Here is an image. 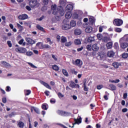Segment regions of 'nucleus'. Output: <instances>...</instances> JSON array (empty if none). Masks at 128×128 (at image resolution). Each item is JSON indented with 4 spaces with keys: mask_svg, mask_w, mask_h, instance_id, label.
Masks as SVG:
<instances>
[{
    "mask_svg": "<svg viewBox=\"0 0 128 128\" xmlns=\"http://www.w3.org/2000/svg\"><path fill=\"white\" fill-rule=\"evenodd\" d=\"M18 126L20 128H23L24 126V124L22 122L20 121L18 122Z\"/></svg>",
    "mask_w": 128,
    "mask_h": 128,
    "instance_id": "nucleus-29",
    "label": "nucleus"
},
{
    "mask_svg": "<svg viewBox=\"0 0 128 128\" xmlns=\"http://www.w3.org/2000/svg\"><path fill=\"white\" fill-rule=\"evenodd\" d=\"M44 48H51V47H50V46H49L48 44H43V46H42V50H44Z\"/></svg>",
    "mask_w": 128,
    "mask_h": 128,
    "instance_id": "nucleus-36",
    "label": "nucleus"
},
{
    "mask_svg": "<svg viewBox=\"0 0 128 128\" xmlns=\"http://www.w3.org/2000/svg\"><path fill=\"white\" fill-rule=\"evenodd\" d=\"M72 42H67L65 44L66 46H72Z\"/></svg>",
    "mask_w": 128,
    "mask_h": 128,
    "instance_id": "nucleus-45",
    "label": "nucleus"
},
{
    "mask_svg": "<svg viewBox=\"0 0 128 128\" xmlns=\"http://www.w3.org/2000/svg\"><path fill=\"white\" fill-rule=\"evenodd\" d=\"M16 26H17L18 28H19L20 32H22V30H24V27H22V26H20V24H18V23L16 24Z\"/></svg>",
    "mask_w": 128,
    "mask_h": 128,
    "instance_id": "nucleus-35",
    "label": "nucleus"
},
{
    "mask_svg": "<svg viewBox=\"0 0 128 128\" xmlns=\"http://www.w3.org/2000/svg\"><path fill=\"white\" fill-rule=\"evenodd\" d=\"M124 24V22L121 19H115L114 22V26H120Z\"/></svg>",
    "mask_w": 128,
    "mask_h": 128,
    "instance_id": "nucleus-3",
    "label": "nucleus"
},
{
    "mask_svg": "<svg viewBox=\"0 0 128 128\" xmlns=\"http://www.w3.org/2000/svg\"><path fill=\"white\" fill-rule=\"evenodd\" d=\"M42 110H48V108H46V105L44 104H42Z\"/></svg>",
    "mask_w": 128,
    "mask_h": 128,
    "instance_id": "nucleus-46",
    "label": "nucleus"
},
{
    "mask_svg": "<svg viewBox=\"0 0 128 128\" xmlns=\"http://www.w3.org/2000/svg\"><path fill=\"white\" fill-rule=\"evenodd\" d=\"M62 73L64 74V76H68V72L66 70H62Z\"/></svg>",
    "mask_w": 128,
    "mask_h": 128,
    "instance_id": "nucleus-37",
    "label": "nucleus"
},
{
    "mask_svg": "<svg viewBox=\"0 0 128 128\" xmlns=\"http://www.w3.org/2000/svg\"><path fill=\"white\" fill-rule=\"evenodd\" d=\"M58 114L60 116H70V113L68 112H66L62 110H58Z\"/></svg>",
    "mask_w": 128,
    "mask_h": 128,
    "instance_id": "nucleus-8",
    "label": "nucleus"
},
{
    "mask_svg": "<svg viewBox=\"0 0 128 128\" xmlns=\"http://www.w3.org/2000/svg\"><path fill=\"white\" fill-rule=\"evenodd\" d=\"M26 96H29V94H30V90H26V92H25Z\"/></svg>",
    "mask_w": 128,
    "mask_h": 128,
    "instance_id": "nucleus-51",
    "label": "nucleus"
},
{
    "mask_svg": "<svg viewBox=\"0 0 128 128\" xmlns=\"http://www.w3.org/2000/svg\"><path fill=\"white\" fill-rule=\"evenodd\" d=\"M28 64L30 66H32V68H36V66L34 65V64H32L30 62H28Z\"/></svg>",
    "mask_w": 128,
    "mask_h": 128,
    "instance_id": "nucleus-52",
    "label": "nucleus"
},
{
    "mask_svg": "<svg viewBox=\"0 0 128 128\" xmlns=\"http://www.w3.org/2000/svg\"><path fill=\"white\" fill-rule=\"evenodd\" d=\"M75 86H76V84L74 83V82H70V88H74Z\"/></svg>",
    "mask_w": 128,
    "mask_h": 128,
    "instance_id": "nucleus-42",
    "label": "nucleus"
},
{
    "mask_svg": "<svg viewBox=\"0 0 128 128\" xmlns=\"http://www.w3.org/2000/svg\"><path fill=\"white\" fill-rule=\"evenodd\" d=\"M72 12H68L66 13L65 16L67 20H68V18H72Z\"/></svg>",
    "mask_w": 128,
    "mask_h": 128,
    "instance_id": "nucleus-19",
    "label": "nucleus"
},
{
    "mask_svg": "<svg viewBox=\"0 0 128 128\" xmlns=\"http://www.w3.org/2000/svg\"><path fill=\"white\" fill-rule=\"evenodd\" d=\"M66 0H60L59 2L60 4V6H66Z\"/></svg>",
    "mask_w": 128,
    "mask_h": 128,
    "instance_id": "nucleus-21",
    "label": "nucleus"
},
{
    "mask_svg": "<svg viewBox=\"0 0 128 128\" xmlns=\"http://www.w3.org/2000/svg\"><path fill=\"white\" fill-rule=\"evenodd\" d=\"M114 48H116V50H118V43H114Z\"/></svg>",
    "mask_w": 128,
    "mask_h": 128,
    "instance_id": "nucleus-55",
    "label": "nucleus"
},
{
    "mask_svg": "<svg viewBox=\"0 0 128 128\" xmlns=\"http://www.w3.org/2000/svg\"><path fill=\"white\" fill-rule=\"evenodd\" d=\"M85 32H87L88 34L90 32H92V27L90 26H88L86 29H85Z\"/></svg>",
    "mask_w": 128,
    "mask_h": 128,
    "instance_id": "nucleus-16",
    "label": "nucleus"
},
{
    "mask_svg": "<svg viewBox=\"0 0 128 128\" xmlns=\"http://www.w3.org/2000/svg\"><path fill=\"white\" fill-rule=\"evenodd\" d=\"M40 82L42 84H43L44 86L47 88H48L49 90H52V88L50 87V86L48 84V83L42 80L40 81Z\"/></svg>",
    "mask_w": 128,
    "mask_h": 128,
    "instance_id": "nucleus-13",
    "label": "nucleus"
},
{
    "mask_svg": "<svg viewBox=\"0 0 128 128\" xmlns=\"http://www.w3.org/2000/svg\"><path fill=\"white\" fill-rule=\"evenodd\" d=\"M97 38H98V40H102L104 38L102 36V34H97Z\"/></svg>",
    "mask_w": 128,
    "mask_h": 128,
    "instance_id": "nucleus-33",
    "label": "nucleus"
},
{
    "mask_svg": "<svg viewBox=\"0 0 128 128\" xmlns=\"http://www.w3.org/2000/svg\"><path fill=\"white\" fill-rule=\"evenodd\" d=\"M112 66H113L115 68H118L122 66V63L118 62H114L112 63Z\"/></svg>",
    "mask_w": 128,
    "mask_h": 128,
    "instance_id": "nucleus-12",
    "label": "nucleus"
},
{
    "mask_svg": "<svg viewBox=\"0 0 128 128\" xmlns=\"http://www.w3.org/2000/svg\"><path fill=\"white\" fill-rule=\"evenodd\" d=\"M29 4L32 8H38V6H40V3H38L36 0H31Z\"/></svg>",
    "mask_w": 128,
    "mask_h": 128,
    "instance_id": "nucleus-2",
    "label": "nucleus"
},
{
    "mask_svg": "<svg viewBox=\"0 0 128 128\" xmlns=\"http://www.w3.org/2000/svg\"><path fill=\"white\" fill-rule=\"evenodd\" d=\"M74 43L75 44H76V46H78V44H82V42H80V40L78 39H76L74 40Z\"/></svg>",
    "mask_w": 128,
    "mask_h": 128,
    "instance_id": "nucleus-30",
    "label": "nucleus"
},
{
    "mask_svg": "<svg viewBox=\"0 0 128 128\" xmlns=\"http://www.w3.org/2000/svg\"><path fill=\"white\" fill-rule=\"evenodd\" d=\"M34 112L38 114H40V110H38V108H34Z\"/></svg>",
    "mask_w": 128,
    "mask_h": 128,
    "instance_id": "nucleus-49",
    "label": "nucleus"
},
{
    "mask_svg": "<svg viewBox=\"0 0 128 128\" xmlns=\"http://www.w3.org/2000/svg\"><path fill=\"white\" fill-rule=\"evenodd\" d=\"M102 32V26L99 27V32Z\"/></svg>",
    "mask_w": 128,
    "mask_h": 128,
    "instance_id": "nucleus-64",
    "label": "nucleus"
},
{
    "mask_svg": "<svg viewBox=\"0 0 128 128\" xmlns=\"http://www.w3.org/2000/svg\"><path fill=\"white\" fill-rule=\"evenodd\" d=\"M24 39L20 40L18 42L19 44H24Z\"/></svg>",
    "mask_w": 128,
    "mask_h": 128,
    "instance_id": "nucleus-61",
    "label": "nucleus"
},
{
    "mask_svg": "<svg viewBox=\"0 0 128 128\" xmlns=\"http://www.w3.org/2000/svg\"><path fill=\"white\" fill-rule=\"evenodd\" d=\"M51 8L52 10V14H58V10H56V5H52Z\"/></svg>",
    "mask_w": 128,
    "mask_h": 128,
    "instance_id": "nucleus-9",
    "label": "nucleus"
},
{
    "mask_svg": "<svg viewBox=\"0 0 128 128\" xmlns=\"http://www.w3.org/2000/svg\"><path fill=\"white\" fill-rule=\"evenodd\" d=\"M74 123H73V126H72V128L74 127V124H82V118L80 117V118H78L77 119L74 118Z\"/></svg>",
    "mask_w": 128,
    "mask_h": 128,
    "instance_id": "nucleus-7",
    "label": "nucleus"
},
{
    "mask_svg": "<svg viewBox=\"0 0 128 128\" xmlns=\"http://www.w3.org/2000/svg\"><path fill=\"white\" fill-rule=\"evenodd\" d=\"M6 92H10V86H6Z\"/></svg>",
    "mask_w": 128,
    "mask_h": 128,
    "instance_id": "nucleus-60",
    "label": "nucleus"
},
{
    "mask_svg": "<svg viewBox=\"0 0 128 128\" xmlns=\"http://www.w3.org/2000/svg\"><path fill=\"white\" fill-rule=\"evenodd\" d=\"M122 30L120 28H115V32H121Z\"/></svg>",
    "mask_w": 128,
    "mask_h": 128,
    "instance_id": "nucleus-44",
    "label": "nucleus"
},
{
    "mask_svg": "<svg viewBox=\"0 0 128 128\" xmlns=\"http://www.w3.org/2000/svg\"><path fill=\"white\" fill-rule=\"evenodd\" d=\"M72 17L74 18H75L76 20H78V14L76 13H74L72 16Z\"/></svg>",
    "mask_w": 128,
    "mask_h": 128,
    "instance_id": "nucleus-38",
    "label": "nucleus"
},
{
    "mask_svg": "<svg viewBox=\"0 0 128 128\" xmlns=\"http://www.w3.org/2000/svg\"><path fill=\"white\" fill-rule=\"evenodd\" d=\"M7 44L9 48H12V42H10V40L8 41Z\"/></svg>",
    "mask_w": 128,
    "mask_h": 128,
    "instance_id": "nucleus-48",
    "label": "nucleus"
},
{
    "mask_svg": "<svg viewBox=\"0 0 128 128\" xmlns=\"http://www.w3.org/2000/svg\"><path fill=\"white\" fill-rule=\"evenodd\" d=\"M102 40L104 42H108L110 40V37L104 36L102 38Z\"/></svg>",
    "mask_w": 128,
    "mask_h": 128,
    "instance_id": "nucleus-23",
    "label": "nucleus"
},
{
    "mask_svg": "<svg viewBox=\"0 0 128 128\" xmlns=\"http://www.w3.org/2000/svg\"><path fill=\"white\" fill-rule=\"evenodd\" d=\"M74 8V6L70 4L67 5V6L66 8V10H72Z\"/></svg>",
    "mask_w": 128,
    "mask_h": 128,
    "instance_id": "nucleus-17",
    "label": "nucleus"
},
{
    "mask_svg": "<svg viewBox=\"0 0 128 128\" xmlns=\"http://www.w3.org/2000/svg\"><path fill=\"white\" fill-rule=\"evenodd\" d=\"M110 86L112 88V90H116V87L113 84H110Z\"/></svg>",
    "mask_w": 128,
    "mask_h": 128,
    "instance_id": "nucleus-34",
    "label": "nucleus"
},
{
    "mask_svg": "<svg viewBox=\"0 0 128 128\" xmlns=\"http://www.w3.org/2000/svg\"><path fill=\"white\" fill-rule=\"evenodd\" d=\"M103 86L102 85H99L97 86V89L98 90H102V88Z\"/></svg>",
    "mask_w": 128,
    "mask_h": 128,
    "instance_id": "nucleus-59",
    "label": "nucleus"
},
{
    "mask_svg": "<svg viewBox=\"0 0 128 128\" xmlns=\"http://www.w3.org/2000/svg\"><path fill=\"white\" fill-rule=\"evenodd\" d=\"M52 68H53L54 70H56V71L58 70V66L56 65L52 66Z\"/></svg>",
    "mask_w": 128,
    "mask_h": 128,
    "instance_id": "nucleus-39",
    "label": "nucleus"
},
{
    "mask_svg": "<svg viewBox=\"0 0 128 128\" xmlns=\"http://www.w3.org/2000/svg\"><path fill=\"white\" fill-rule=\"evenodd\" d=\"M122 112H128V108H124L122 110Z\"/></svg>",
    "mask_w": 128,
    "mask_h": 128,
    "instance_id": "nucleus-63",
    "label": "nucleus"
},
{
    "mask_svg": "<svg viewBox=\"0 0 128 128\" xmlns=\"http://www.w3.org/2000/svg\"><path fill=\"white\" fill-rule=\"evenodd\" d=\"M36 27L38 30H41V32H44V28L40 26V24H37Z\"/></svg>",
    "mask_w": 128,
    "mask_h": 128,
    "instance_id": "nucleus-28",
    "label": "nucleus"
},
{
    "mask_svg": "<svg viewBox=\"0 0 128 128\" xmlns=\"http://www.w3.org/2000/svg\"><path fill=\"white\" fill-rule=\"evenodd\" d=\"M82 50H84V46H81L80 48H78L77 49V51L78 52H82Z\"/></svg>",
    "mask_w": 128,
    "mask_h": 128,
    "instance_id": "nucleus-57",
    "label": "nucleus"
},
{
    "mask_svg": "<svg viewBox=\"0 0 128 128\" xmlns=\"http://www.w3.org/2000/svg\"><path fill=\"white\" fill-rule=\"evenodd\" d=\"M122 58H128V53H124L122 54Z\"/></svg>",
    "mask_w": 128,
    "mask_h": 128,
    "instance_id": "nucleus-41",
    "label": "nucleus"
},
{
    "mask_svg": "<svg viewBox=\"0 0 128 128\" xmlns=\"http://www.w3.org/2000/svg\"><path fill=\"white\" fill-rule=\"evenodd\" d=\"M16 52H20V54H24L26 52V49L24 48H16L15 50Z\"/></svg>",
    "mask_w": 128,
    "mask_h": 128,
    "instance_id": "nucleus-5",
    "label": "nucleus"
},
{
    "mask_svg": "<svg viewBox=\"0 0 128 128\" xmlns=\"http://www.w3.org/2000/svg\"><path fill=\"white\" fill-rule=\"evenodd\" d=\"M26 8L28 10H32V8H30V7L28 6H26Z\"/></svg>",
    "mask_w": 128,
    "mask_h": 128,
    "instance_id": "nucleus-62",
    "label": "nucleus"
},
{
    "mask_svg": "<svg viewBox=\"0 0 128 128\" xmlns=\"http://www.w3.org/2000/svg\"><path fill=\"white\" fill-rule=\"evenodd\" d=\"M58 96L60 98H62L64 96V95L62 94L60 92H58Z\"/></svg>",
    "mask_w": 128,
    "mask_h": 128,
    "instance_id": "nucleus-43",
    "label": "nucleus"
},
{
    "mask_svg": "<svg viewBox=\"0 0 128 128\" xmlns=\"http://www.w3.org/2000/svg\"><path fill=\"white\" fill-rule=\"evenodd\" d=\"M26 42H28L30 44H36V41L30 38H26Z\"/></svg>",
    "mask_w": 128,
    "mask_h": 128,
    "instance_id": "nucleus-11",
    "label": "nucleus"
},
{
    "mask_svg": "<svg viewBox=\"0 0 128 128\" xmlns=\"http://www.w3.org/2000/svg\"><path fill=\"white\" fill-rule=\"evenodd\" d=\"M58 14H60L62 16L64 14V8L62 6H58L57 8Z\"/></svg>",
    "mask_w": 128,
    "mask_h": 128,
    "instance_id": "nucleus-6",
    "label": "nucleus"
},
{
    "mask_svg": "<svg viewBox=\"0 0 128 128\" xmlns=\"http://www.w3.org/2000/svg\"><path fill=\"white\" fill-rule=\"evenodd\" d=\"M120 46L122 48H126L128 46V44L127 42H122L120 44Z\"/></svg>",
    "mask_w": 128,
    "mask_h": 128,
    "instance_id": "nucleus-18",
    "label": "nucleus"
},
{
    "mask_svg": "<svg viewBox=\"0 0 128 128\" xmlns=\"http://www.w3.org/2000/svg\"><path fill=\"white\" fill-rule=\"evenodd\" d=\"M74 34L76 36H80L82 34V31L78 28L74 30Z\"/></svg>",
    "mask_w": 128,
    "mask_h": 128,
    "instance_id": "nucleus-20",
    "label": "nucleus"
},
{
    "mask_svg": "<svg viewBox=\"0 0 128 128\" xmlns=\"http://www.w3.org/2000/svg\"><path fill=\"white\" fill-rule=\"evenodd\" d=\"M43 4H48V0H43Z\"/></svg>",
    "mask_w": 128,
    "mask_h": 128,
    "instance_id": "nucleus-58",
    "label": "nucleus"
},
{
    "mask_svg": "<svg viewBox=\"0 0 128 128\" xmlns=\"http://www.w3.org/2000/svg\"><path fill=\"white\" fill-rule=\"evenodd\" d=\"M50 102L51 104H56V99L54 98H52L50 100Z\"/></svg>",
    "mask_w": 128,
    "mask_h": 128,
    "instance_id": "nucleus-53",
    "label": "nucleus"
},
{
    "mask_svg": "<svg viewBox=\"0 0 128 128\" xmlns=\"http://www.w3.org/2000/svg\"><path fill=\"white\" fill-rule=\"evenodd\" d=\"M89 22H90L91 24H92L96 22V20L94 17H91L89 18Z\"/></svg>",
    "mask_w": 128,
    "mask_h": 128,
    "instance_id": "nucleus-26",
    "label": "nucleus"
},
{
    "mask_svg": "<svg viewBox=\"0 0 128 128\" xmlns=\"http://www.w3.org/2000/svg\"><path fill=\"white\" fill-rule=\"evenodd\" d=\"M28 18V16L26 14H23L18 16V18L21 20H26Z\"/></svg>",
    "mask_w": 128,
    "mask_h": 128,
    "instance_id": "nucleus-10",
    "label": "nucleus"
},
{
    "mask_svg": "<svg viewBox=\"0 0 128 128\" xmlns=\"http://www.w3.org/2000/svg\"><path fill=\"white\" fill-rule=\"evenodd\" d=\"M66 38L64 36H62L60 42H62V44H64V42H66Z\"/></svg>",
    "mask_w": 128,
    "mask_h": 128,
    "instance_id": "nucleus-32",
    "label": "nucleus"
},
{
    "mask_svg": "<svg viewBox=\"0 0 128 128\" xmlns=\"http://www.w3.org/2000/svg\"><path fill=\"white\" fill-rule=\"evenodd\" d=\"M107 56L108 58H112L114 56V52L112 50L108 51L107 53Z\"/></svg>",
    "mask_w": 128,
    "mask_h": 128,
    "instance_id": "nucleus-15",
    "label": "nucleus"
},
{
    "mask_svg": "<svg viewBox=\"0 0 128 128\" xmlns=\"http://www.w3.org/2000/svg\"><path fill=\"white\" fill-rule=\"evenodd\" d=\"M52 56L54 60H58V58H56V56H54V54H52Z\"/></svg>",
    "mask_w": 128,
    "mask_h": 128,
    "instance_id": "nucleus-54",
    "label": "nucleus"
},
{
    "mask_svg": "<svg viewBox=\"0 0 128 128\" xmlns=\"http://www.w3.org/2000/svg\"><path fill=\"white\" fill-rule=\"evenodd\" d=\"M0 64H2L3 66H4L6 68H8V66H10V64L4 61H2L0 62Z\"/></svg>",
    "mask_w": 128,
    "mask_h": 128,
    "instance_id": "nucleus-27",
    "label": "nucleus"
},
{
    "mask_svg": "<svg viewBox=\"0 0 128 128\" xmlns=\"http://www.w3.org/2000/svg\"><path fill=\"white\" fill-rule=\"evenodd\" d=\"M92 48L94 52H98V50L99 48L98 46V44H96L92 46Z\"/></svg>",
    "mask_w": 128,
    "mask_h": 128,
    "instance_id": "nucleus-14",
    "label": "nucleus"
},
{
    "mask_svg": "<svg viewBox=\"0 0 128 128\" xmlns=\"http://www.w3.org/2000/svg\"><path fill=\"white\" fill-rule=\"evenodd\" d=\"M70 20L68 19L65 18L63 20V24L62 26V29L66 30H70Z\"/></svg>",
    "mask_w": 128,
    "mask_h": 128,
    "instance_id": "nucleus-1",
    "label": "nucleus"
},
{
    "mask_svg": "<svg viewBox=\"0 0 128 128\" xmlns=\"http://www.w3.org/2000/svg\"><path fill=\"white\" fill-rule=\"evenodd\" d=\"M46 40L48 42H49V44H52V42L50 40V38H47Z\"/></svg>",
    "mask_w": 128,
    "mask_h": 128,
    "instance_id": "nucleus-50",
    "label": "nucleus"
},
{
    "mask_svg": "<svg viewBox=\"0 0 128 128\" xmlns=\"http://www.w3.org/2000/svg\"><path fill=\"white\" fill-rule=\"evenodd\" d=\"M88 42H94V37H89L88 39Z\"/></svg>",
    "mask_w": 128,
    "mask_h": 128,
    "instance_id": "nucleus-31",
    "label": "nucleus"
},
{
    "mask_svg": "<svg viewBox=\"0 0 128 128\" xmlns=\"http://www.w3.org/2000/svg\"><path fill=\"white\" fill-rule=\"evenodd\" d=\"M106 48L108 50H110L112 48V42H108L106 44Z\"/></svg>",
    "mask_w": 128,
    "mask_h": 128,
    "instance_id": "nucleus-25",
    "label": "nucleus"
},
{
    "mask_svg": "<svg viewBox=\"0 0 128 128\" xmlns=\"http://www.w3.org/2000/svg\"><path fill=\"white\" fill-rule=\"evenodd\" d=\"M98 58H100V60H104V54H102L98 56Z\"/></svg>",
    "mask_w": 128,
    "mask_h": 128,
    "instance_id": "nucleus-56",
    "label": "nucleus"
},
{
    "mask_svg": "<svg viewBox=\"0 0 128 128\" xmlns=\"http://www.w3.org/2000/svg\"><path fill=\"white\" fill-rule=\"evenodd\" d=\"M70 28H74L76 26V22L74 20H71L70 22Z\"/></svg>",
    "mask_w": 128,
    "mask_h": 128,
    "instance_id": "nucleus-24",
    "label": "nucleus"
},
{
    "mask_svg": "<svg viewBox=\"0 0 128 128\" xmlns=\"http://www.w3.org/2000/svg\"><path fill=\"white\" fill-rule=\"evenodd\" d=\"M26 54L28 56H32L34 54L32 52H28L26 53Z\"/></svg>",
    "mask_w": 128,
    "mask_h": 128,
    "instance_id": "nucleus-40",
    "label": "nucleus"
},
{
    "mask_svg": "<svg viewBox=\"0 0 128 128\" xmlns=\"http://www.w3.org/2000/svg\"><path fill=\"white\" fill-rule=\"evenodd\" d=\"M86 49L90 51L92 50V45L90 44H88L86 46Z\"/></svg>",
    "mask_w": 128,
    "mask_h": 128,
    "instance_id": "nucleus-47",
    "label": "nucleus"
},
{
    "mask_svg": "<svg viewBox=\"0 0 128 128\" xmlns=\"http://www.w3.org/2000/svg\"><path fill=\"white\" fill-rule=\"evenodd\" d=\"M72 63L75 66H82V62L80 59H77L75 61L72 60Z\"/></svg>",
    "mask_w": 128,
    "mask_h": 128,
    "instance_id": "nucleus-4",
    "label": "nucleus"
},
{
    "mask_svg": "<svg viewBox=\"0 0 128 128\" xmlns=\"http://www.w3.org/2000/svg\"><path fill=\"white\" fill-rule=\"evenodd\" d=\"M44 46V44L42 43L39 42L36 44V46L37 48H40V50H42V46Z\"/></svg>",
    "mask_w": 128,
    "mask_h": 128,
    "instance_id": "nucleus-22",
    "label": "nucleus"
}]
</instances>
